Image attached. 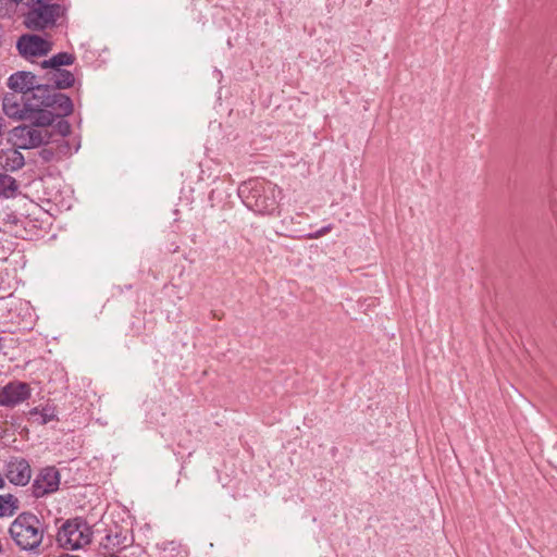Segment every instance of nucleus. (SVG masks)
<instances>
[{
    "instance_id": "20e7f679",
    "label": "nucleus",
    "mask_w": 557,
    "mask_h": 557,
    "mask_svg": "<svg viewBox=\"0 0 557 557\" xmlns=\"http://www.w3.org/2000/svg\"><path fill=\"white\" fill-rule=\"evenodd\" d=\"M4 113L16 120H29L36 126H50L53 123V115L46 110H39L35 100L20 94H7L2 101Z\"/></svg>"
},
{
    "instance_id": "9b49d317",
    "label": "nucleus",
    "mask_w": 557,
    "mask_h": 557,
    "mask_svg": "<svg viewBox=\"0 0 557 557\" xmlns=\"http://www.w3.org/2000/svg\"><path fill=\"white\" fill-rule=\"evenodd\" d=\"M5 476L10 483L25 486L32 478L29 462L22 457H11L5 466Z\"/></svg>"
},
{
    "instance_id": "6ab92c4d",
    "label": "nucleus",
    "mask_w": 557,
    "mask_h": 557,
    "mask_svg": "<svg viewBox=\"0 0 557 557\" xmlns=\"http://www.w3.org/2000/svg\"><path fill=\"white\" fill-rule=\"evenodd\" d=\"M106 539L109 545L117 548H126L133 543V537L129 535L128 530H120L114 533L110 530Z\"/></svg>"
},
{
    "instance_id": "4468645a",
    "label": "nucleus",
    "mask_w": 557,
    "mask_h": 557,
    "mask_svg": "<svg viewBox=\"0 0 557 557\" xmlns=\"http://www.w3.org/2000/svg\"><path fill=\"white\" fill-rule=\"evenodd\" d=\"M47 83L57 89H66L74 85L75 77L72 72L64 69H57L55 71H48L46 74Z\"/></svg>"
},
{
    "instance_id": "f257e3e1",
    "label": "nucleus",
    "mask_w": 557,
    "mask_h": 557,
    "mask_svg": "<svg viewBox=\"0 0 557 557\" xmlns=\"http://www.w3.org/2000/svg\"><path fill=\"white\" fill-rule=\"evenodd\" d=\"M281 189L264 180H249L238 186V196L251 211L263 215H273L278 210Z\"/></svg>"
},
{
    "instance_id": "393cba45",
    "label": "nucleus",
    "mask_w": 557,
    "mask_h": 557,
    "mask_svg": "<svg viewBox=\"0 0 557 557\" xmlns=\"http://www.w3.org/2000/svg\"><path fill=\"white\" fill-rule=\"evenodd\" d=\"M53 156H54V152L52 149H47V148H44L41 151H40V157L42 160L49 162L53 159Z\"/></svg>"
},
{
    "instance_id": "2eb2a0df",
    "label": "nucleus",
    "mask_w": 557,
    "mask_h": 557,
    "mask_svg": "<svg viewBox=\"0 0 557 557\" xmlns=\"http://www.w3.org/2000/svg\"><path fill=\"white\" fill-rule=\"evenodd\" d=\"M156 557H186V550L176 541H163L156 544Z\"/></svg>"
},
{
    "instance_id": "412c9836",
    "label": "nucleus",
    "mask_w": 557,
    "mask_h": 557,
    "mask_svg": "<svg viewBox=\"0 0 557 557\" xmlns=\"http://www.w3.org/2000/svg\"><path fill=\"white\" fill-rule=\"evenodd\" d=\"M17 509L18 499L14 495H0V517H11Z\"/></svg>"
},
{
    "instance_id": "0eeeda50",
    "label": "nucleus",
    "mask_w": 557,
    "mask_h": 557,
    "mask_svg": "<svg viewBox=\"0 0 557 557\" xmlns=\"http://www.w3.org/2000/svg\"><path fill=\"white\" fill-rule=\"evenodd\" d=\"M32 125H20L11 131L15 145L20 149L36 148L41 145L48 144L51 139V132L45 126H36L34 122Z\"/></svg>"
},
{
    "instance_id": "aec40b11",
    "label": "nucleus",
    "mask_w": 557,
    "mask_h": 557,
    "mask_svg": "<svg viewBox=\"0 0 557 557\" xmlns=\"http://www.w3.org/2000/svg\"><path fill=\"white\" fill-rule=\"evenodd\" d=\"M29 418L33 419L34 422H36L39 425H45L50 421H53L57 419L54 414V409L50 407H46L42 409H39L37 407L32 408L28 412Z\"/></svg>"
},
{
    "instance_id": "cd10ccee",
    "label": "nucleus",
    "mask_w": 557,
    "mask_h": 557,
    "mask_svg": "<svg viewBox=\"0 0 557 557\" xmlns=\"http://www.w3.org/2000/svg\"><path fill=\"white\" fill-rule=\"evenodd\" d=\"M59 557H79V556H76V555H70V554H63Z\"/></svg>"
},
{
    "instance_id": "39448f33",
    "label": "nucleus",
    "mask_w": 557,
    "mask_h": 557,
    "mask_svg": "<svg viewBox=\"0 0 557 557\" xmlns=\"http://www.w3.org/2000/svg\"><path fill=\"white\" fill-rule=\"evenodd\" d=\"M92 530L82 517L65 520L57 533L58 544L66 549H78L92 540Z\"/></svg>"
},
{
    "instance_id": "bb28decb",
    "label": "nucleus",
    "mask_w": 557,
    "mask_h": 557,
    "mask_svg": "<svg viewBox=\"0 0 557 557\" xmlns=\"http://www.w3.org/2000/svg\"><path fill=\"white\" fill-rule=\"evenodd\" d=\"M322 232L325 234L330 233L332 230H333V225L332 224H327L323 227H321Z\"/></svg>"
},
{
    "instance_id": "b1692460",
    "label": "nucleus",
    "mask_w": 557,
    "mask_h": 557,
    "mask_svg": "<svg viewBox=\"0 0 557 557\" xmlns=\"http://www.w3.org/2000/svg\"><path fill=\"white\" fill-rule=\"evenodd\" d=\"M22 0H0V10H5V14H9L10 12H13L15 7L21 2Z\"/></svg>"
},
{
    "instance_id": "a878e982",
    "label": "nucleus",
    "mask_w": 557,
    "mask_h": 557,
    "mask_svg": "<svg viewBox=\"0 0 557 557\" xmlns=\"http://www.w3.org/2000/svg\"><path fill=\"white\" fill-rule=\"evenodd\" d=\"M322 236H324V233L322 232L321 228L315 231V232H313V233H309V234L304 235V237L309 238V239H315V238H320Z\"/></svg>"
},
{
    "instance_id": "c85d7f7f",
    "label": "nucleus",
    "mask_w": 557,
    "mask_h": 557,
    "mask_svg": "<svg viewBox=\"0 0 557 557\" xmlns=\"http://www.w3.org/2000/svg\"><path fill=\"white\" fill-rule=\"evenodd\" d=\"M104 557H120V556H117V555H113V554H112V555L104 556Z\"/></svg>"
},
{
    "instance_id": "4be33fe9",
    "label": "nucleus",
    "mask_w": 557,
    "mask_h": 557,
    "mask_svg": "<svg viewBox=\"0 0 557 557\" xmlns=\"http://www.w3.org/2000/svg\"><path fill=\"white\" fill-rule=\"evenodd\" d=\"M145 329L144 319L141 317H132L128 324V334L139 336Z\"/></svg>"
},
{
    "instance_id": "ddd939ff",
    "label": "nucleus",
    "mask_w": 557,
    "mask_h": 557,
    "mask_svg": "<svg viewBox=\"0 0 557 557\" xmlns=\"http://www.w3.org/2000/svg\"><path fill=\"white\" fill-rule=\"evenodd\" d=\"M0 219L5 232L15 237H24L25 224L27 223L26 216L14 211H4Z\"/></svg>"
},
{
    "instance_id": "7ed1b4c3",
    "label": "nucleus",
    "mask_w": 557,
    "mask_h": 557,
    "mask_svg": "<svg viewBox=\"0 0 557 557\" xmlns=\"http://www.w3.org/2000/svg\"><path fill=\"white\" fill-rule=\"evenodd\" d=\"M55 0H26L27 11L23 14V24L33 32H42L57 26L60 17L64 16L65 5Z\"/></svg>"
},
{
    "instance_id": "9d476101",
    "label": "nucleus",
    "mask_w": 557,
    "mask_h": 557,
    "mask_svg": "<svg viewBox=\"0 0 557 557\" xmlns=\"http://www.w3.org/2000/svg\"><path fill=\"white\" fill-rule=\"evenodd\" d=\"M30 386L21 381H11L0 388V406L13 408L30 397Z\"/></svg>"
},
{
    "instance_id": "f03ea898",
    "label": "nucleus",
    "mask_w": 557,
    "mask_h": 557,
    "mask_svg": "<svg viewBox=\"0 0 557 557\" xmlns=\"http://www.w3.org/2000/svg\"><path fill=\"white\" fill-rule=\"evenodd\" d=\"M47 529L45 521L34 512L23 511L11 522L9 534L21 550L38 554Z\"/></svg>"
},
{
    "instance_id": "423d86ee",
    "label": "nucleus",
    "mask_w": 557,
    "mask_h": 557,
    "mask_svg": "<svg viewBox=\"0 0 557 557\" xmlns=\"http://www.w3.org/2000/svg\"><path fill=\"white\" fill-rule=\"evenodd\" d=\"M34 92L35 101L39 110H46L58 117L71 115L74 110L72 99L60 92V89L51 87L50 84L38 86Z\"/></svg>"
},
{
    "instance_id": "f3484780",
    "label": "nucleus",
    "mask_w": 557,
    "mask_h": 557,
    "mask_svg": "<svg viewBox=\"0 0 557 557\" xmlns=\"http://www.w3.org/2000/svg\"><path fill=\"white\" fill-rule=\"evenodd\" d=\"M75 62V55L69 52H59L52 55L49 60H45L41 63L44 69H49V71H55L57 69H61L63 65H72Z\"/></svg>"
},
{
    "instance_id": "dca6fc26",
    "label": "nucleus",
    "mask_w": 557,
    "mask_h": 557,
    "mask_svg": "<svg viewBox=\"0 0 557 557\" xmlns=\"http://www.w3.org/2000/svg\"><path fill=\"white\" fill-rule=\"evenodd\" d=\"M25 164L24 156L16 149L0 154V165L4 171H17Z\"/></svg>"
},
{
    "instance_id": "1a4fd4ad",
    "label": "nucleus",
    "mask_w": 557,
    "mask_h": 557,
    "mask_svg": "<svg viewBox=\"0 0 557 557\" xmlns=\"http://www.w3.org/2000/svg\"><path fill=\"white\" fill-rule=\"evenodd\" d=\"M16 49L24 58L41 57L48 54L52 44L35 34H24L16 42Z\"/></svg>"
},
{
    "instance_id": "6e6552de",
    "label": "nucleus",
    "mask_w": 557,
    "mask_h": 557,
    "mask_svg": "<svg viewBox=\"0 0 557 557\" xmlns=\"http://www.w3.org/2000/svg\"><path fill=\"white\" fill-rule=\"evenodd\" d=\"M60 473L55 467H46L40 470L32 485L34 497L40 498L59 490Z\"/></svg>"
},
{
    "instance_id": "a211bd4d",
    "label": "nucleus",
    "mask_w": 557,
    "mask_h": 557,
    "mask_svg": "<svg viewBox=\"0 0 557 557\" xmlns=\"http://www.w3.org/2000/svg\"><path fill=\"white\" fill-rule=\"evenodd\" d=\"M17 181L3 172H0V198H13L18 191Z\"/></svg>"
},
{
    "instance_id": "f8f14e48",
    "label": "nucleus",
    "mask_w": 557,
    "mask_h": 557,
    "mask_svg": "<svg viewBox=\"0 0 557 557\" xmlns=\"http://www.w3.org/2000/svg\"><path fill=\"white\" fill-rule=\"evenodd\" d=\"M40 85L41 84L37 83L36 75L26 71L16 72L12 74L8 79V86L10 89H12L15 94L27 96L33 100H35V89Z\"/></svg>"
},
{
    "instance_id": "5701e85b",
    "label": "nucleus",
    "mask_w": 557,
    "mask_h": 557,
    "mask_svg": "<svg viewBox=\"0 0 557 557\" xmlns=\"http://www.w3.org/2000/svg\"><path fill=\"white\" fill-rule=\"evenodd\" d=\"M53 128L57 131V133L62 137H66L71 133V125L66 120H59Z\"/></svg>"
}]
</instances>
